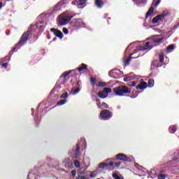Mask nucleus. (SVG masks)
<instances>
[{
  "label": "nucleus",
  "mask_w": 179,
  "mask_h": 179,
  "mask_svg": "<svg viewBox=\"0 0 179 179\" xmlns=\"http://www.w3.org/2000/svg\"><path fill=\"white\" fill-rule=\"evenodd\" d=\"M132 90L127 86L120 85L113 89V92L116 96H125V94H131Z\"/></svg>",
  "instance_id": "obj_1"
},
{
  "label": "nucleus",
  "mask_w": 179,
  "mask_h": 179,
  "mask_svg": "<svg viewBox=\"0 0 179 179\" xmlns=\"http://www.w3.org/2000/svg\"><path fill=\"white\" fill-rule=\"evenodd\" d=\"M73 16H69L66 13H63L61 14L57 18V23L59 26H65L67 23H69L71 19H72Z\"/></svg>",
  "instance_id": "obj_2"
},
{
  "label": "nucleus",
  "mask_w": 179,
  "mask_h": 179,
  "mask_svg": "<svg viewBox=\"0 0 179 179\" xmlns=\"http://www.w3.org/2000/svg\"><path fill=\"white\" fill-rule=\"evenodd\" d=\"M85 26V22H83V20L82 19H76L73 20L70 22V29L71 30H78L80 29V27H83Z\"/></svg>",
  "instance_id": "obj_3"
},
{
  "label": "nucleus",
  "mask_w": 179,
  "mask_h": 179,
  "mask_svg": "<svg viewBox=\"0 0 179 179\" xmlns=\"http://www.w3.org/2000/svg\"><path fill=\"white\" fill-rule=\"evenodd\" d=\"M29 37H30V30H27L23 33L19 42L15 45V47L20 48L22 45H24V43H27Z\"/></svg>",
  "instance_id": "obj_4"
},
{
  "label": "nucleus",
  "mask_w": 179,
  "mask_h": 179,
  "mask_svg": "<svg viewBox=\"0 0 179 179\" xmlns=\"http://www.w3.org/2000/svg\"><path fill=\"white\" fill-rule=\"evenodd\" d=\"M100 116L101 117V118H103V120H110V118L113 117V112L107 109H104L101 111Z\"/></svg>",
  "instance_id": "obj_5"
},
{
  "label": "nucleus",
  "mask_w": 179,
  "mask_h": 179,
  "mask_svg": "<svg viewBox=\"0 0 179 179\" xmlns=\"http://www.w3.org/2000/svg\"><path fill=\"white\" fill-rule=\"evenodd\" d=\"M50 31L53 33V34L56 36L58 37L59 38H64V34H62V31H61L59 29H57L55 28H52L50 29Z\"/></svg>",
  "instance_id": "obj_6"
},
{
  "label": "nucleus",
  "mask_w": 179,
  "mask_h": 179,
  "mask_svg": "<svg viewBox=\"0 0 179 179\" xmlns=\"http://www.w3.org/2000/svg\"><path fill=\"white\" fill-rule=\"evenodd\" d=\"M116 160H121L122 162H131L128 159V156L124 153H119L116 155Z\"/></svg>",
  "instance_id": "obj_7"
},
{
  "label": "nucleus",
  "mask_w": 179,
  "mask_h": 179,
  "mask_svg": "<svg viewBox=\"0 0 179 179\" xmlns=\"http://www.w3.org/2000/svg\"><path fill=\"white\" fill-rule=\"evenodd\" d=\"M115 75H121V70L118 69H114L113 70H110L108 73V76H110V78H115Z\"/></svg>",
  "instance_id": "obj_8"
},
{
  "label": "nucleus",
  "mask_w": 179,
  "mask_h": 179,
  "mask_svg": "<svg viewBox=\"0 0 179 179\" xmlns=\"http://www.w3.org/2000/svg\"><path fill=\"white\" fill-rule=\"evenodd\" d=\"M105 3H107V0H95V5L98 9H101Z\"/></svg>",
  "instance_id": "obj_9"
},
{
  "label": "nucleus",
  "mask_w": 179,
  "mask_h": 179,
  "mask_svg": "<svg viewBox=\"0 0 179 179\" xmlns=\"http://www.w3.org/2000/svg\"><path fill=\"white\" fill-rule=\"evenodd\" d=\"M108 166H114V162L111 161L108 163H104V162L99 163V169H106V167H108Z\"/></svg>",
  "instance_id": "obj_10"
},
{
  "label": "nucleus",
  "mask_w": 179,
  "mask_h": 179,
  "mask_svg": "<svg viewBox=\"0 0 179 179\" xmlns=\"http://www.w3.org/2000/svg\"><path fill=\"white\" fill-rule=\"evenodd\" d=\"M148 87V83L141 82L136 87V90H143Z\"/></svg>",
  "instance_id": "obj_11"
},
{
  "label": "nucleus",
  "mask_w": 179,
  "mask_h": 179,
  "mask_svg": "<svg viewBox=\"0 0 179 179\" xmlns=\"http://www.w3.org/2000/svg\"><path fill=\"white\" fill-rule=\"evenodd\" d=\"M79 152H80V147L79 146V143H77L76 148L73 151L75 159H78V157L79 156Z\"/></svg>",
  "instance_id": "obj_12"
},
{
  "label": "nucleus",
  "mask_w": 179,
  "mask_h": 179,
  "mask_svg": "<svg viewBox=\"0 0 179 179\" xmlns=\"http://www.w3.org/2000/svg\"><path fill=\"white\" fill-rule=\"evenodd\" d=\"M72 72H78V70L76 69L74 70H70L69 71H66L63 73L62 75L60 76V79L62 78H66V76H68L69 75H71Z\"/></svg>",
  "instance_id": "obj_13"
},
{
  "label": "nucleus",
  "mask_w": 179,
  "mask_h": 179,
  "mask_svg": "<svg viewBox=\"0 0 179 179\" xmlns=\"http://www.w3.org/2000/svg\"><path fill=\"white\" fill-rule=\"evenodd\" d=\"M97 96L98 97H99V99H106L108 94H106V92L103 90H102V91H99L97 93Z\"/></svg>",
  "instance_id": "obj_14"
},
{
  "label": "nucleus",
  "mask_w": 179,
  "mask_h": 179,
  "mask_svg": "<svg viewBox=\"0 0 179 179\" xmlns=\"http://www.w3.org/2000/svg\"><path fill=\"white\" fill-rule=\"evenodd\" d=\"M169 15V13L164 11L161 15H157V17H158V20H159V22L161 20H163L164 19V17H166V16Z\"/></svg>",
  "instance_id": "obj_15"
},
{
  "label": "nucleus",
  "mask_w": 179,
  "mask_h": 179,
  "mask_svg": "<svg viewBox=\"0 0 179 179\" xmlns=\"http://www.w3.org/2000/svg\"><path fill=\"white\" fill-rule=\"evenodd\" d=\"M82 72V71H87V66L85 64H81L80 66L78 68L77 72Z\"/></svg>",
  "instance_id": "obj_16"
},
{
  "label": "nucleus",
  "mask_w": 179,
  "mask_h": 179,
  "mask_svg": "<svg viewBox=\"0 0 179 179\" xmlns=\"http://www.w3.org/2000/svg\"><path fill=\"white\" fill-rule=\"evenodd\" d=\"M160 67H162V65H159V61L157 60L152 61L151 64V68H160Z\"/></svg>",
  "instance_id": "obj_17"
},
{
  "label": "nucleus",
  "mask_w": 179,
  "mask_h": 179,
  "mask_svg": "<svg viewBox=\"0 0 179 179\" xmlns=\"http://www.w3.org/2000/svg\"><path fill=\"white\" fill-rule=\"evenodd\" d=\"M153 12H155V8L150 7L145 15V19H148V17H149V16H150Z\"/></svg>",
  "instance_id": "obj_18"
},
{
  "label": "nucleus",
  "mask_w": 179,
  "mask_h": 179,
  "mask_svg": "<svg viewBox=\"0 0 179 179\" xmlns=\"http://www.w3.org/2000/svg\"><path fill=\"white\" fill-rule=\"evenodd\" d=\"M134 54H135V52L131 53L130 57L129 58H127L126 60H124V64L126 66H127V65H129V62H131V59H132V58H134V57H131L132 55H134Z\"/></svg>",
  "instance_id": "obj_19"
},
{
  "label": "nucleus",
  "mask_w": 179,
  "mask_h": 179,
  "mask_svg": "<svg viewBox=\"0 0 179 179\" xmlns=\"http://www.w3.org/2000/svg\"><path fill=\"white\" fill-rule=\"evenodd\" d=\"M159 62L161 64H163V62H164V53H163V52H159Z\"/></svg>",
  "instance_id": "obj_20"
},
{
  "label": "nucleus",
  "mask_w": 179,
  "mask_h": 179,
  "mask_svg": "<svg viewBox=\"0 0 179 179\" xmlns=\"http://www.w3.org/2000/svg\"><path fill=\"white\" fill-rule=\"evenodd\" d=\"M96 86H97V87H106V86H107V83L103 82H98L96 84Z\"/></svg>",
  "instance_id": "obj_21"
},
{
  "label": "nucleus",
  "mask_w": 179,
  "mask_h": 179,
  "mask_svg": "<svg viewBox=\"0 0 179 179\" xmlns=\"http://www.w3.org/2000/svg\"><path fill=\"white\" fill-rule=\"evenodd\" d=\"M164 38H153L152 39V43H157V44H160L163 41Z\"/></svg>",
  "instance_id": "obj_22"
},
{
  "label": "nucleus",
  "mask_w": 179,
  "mask_h": 179,
  "mask_svg": "<svg viewBox=\"0 0 179 179\" xmlns=\"http://www.w3.org/2000/svg\"><path fill=\"white\" fill-rule=\"evenodd\" d=\"M176 131H177V127L173 125V126H171L169 127L170 134H174L176 132Z\"/></svg>",
  "instance_id": "obj_23"
},
{
  "label": "nucleus",
  "mask_w": 179,
  "mask_h": 179,
  "mask_svg": "<svg viewBox=\"0 0 179 179\" xmlns=\"http://www.w3.org/2000/svg\"><path fill=\"white\" fill-rule=\"evenodd\" d=\"M155 86V80L150 79L148 80V87H153Z\"/></svg>",
  "instance_id": "obj_24"
},
{
  "label": "nucleus",
  "mask_w": 179,
  "mask_h": 179,
  "mask_svg": "<svg viewBox=\"0 0 179 179\" xmlns=\"http://www.w3.org/2000/svg\"><path fill=\"white\" fill-rule=\"evenodd\" d=\"M90 80L91 82V85H92L93 87H94V86L96 85V78L91 77Z\"/></svg>",
  "instance_id": "obj_25"
},
{
  "label": "nucleus",
  "mask_w": 179,
  "mask_h": 179,
  "mask_svg": "<svg viewBox=\"0 0 179 179\" xmlns=\"http://www.w3.org/2000/svg\"><path fill=\"white\" fill-rule=\"evenodd\" d=\"M132 77H130L129 75H127V76H125L123 79L124 82H129L131 80H132Z\"/></svg>",
  "instance_id": "obj_26"
},
{
  "label": "nucleus",
  "mask_w": 179,
  "mask_h": 179,
  "mask_svg": "<svg viewBox=\"0 0 179 179\" xmlns=\"http://www.w3.org/2000/svg\"><path fill=\"white\" fill-rule=\"evenodd\" d=\"M103 91H104L106 94H108V93H111V92H112L111 88H110V87H105L103 89Z\"/></svg>",
  "instance_id": "obj_27"
},
{
  "label": "nucleus",
  "mask_w": 179,
  "mask_h": 179,
  "mask_svg": "<svg viewBox=\"0 0 179 179\" xmlns=\"http://www.w3.org/2000/svg\"><path fill=\"white\" fill-rule=\"evenodd\" d=\"M128 86H130L131 87H135V86H136V81H131L129 83Z\"/></svg>",
  "instance_id": "obj_28"
},
{
  "label": "nucleus",
  "mask_w": 179,
  "mask_h": 179,
  "mask_svg": "<svg viewBox=\"0 0 179 179\" xmlns=\"http://www.w3.org/2000/svg\"><path fill=\"white\" fill-rule=\"evenodd\" d=\"M65 103H66V100L62 99L57 102V104H58V106H64V104H65Z\"/></svg>",
  "instance_id": "obj_29"
},
{
  "label": "nucleus",
  "mask_w": 179,
  "mask_h": 179,
  "mask_svg": "<svg viewBox=\"0 0 179 179\" xmlns=\"http://www.w3.org/2000/svg\"><path fill=\"white\" fill-rule=\"evenodd\" d=\"M157 22H159V18L157 17V16H156L152 19V24H156V23H157Z\"/></svg>",
  "instance_id": "obj_30"
},
{
  "label": "nucleus",
  "mask_w": 179,
  "mask_h": 179,
  "mask_svg": "<svg viewBox=\"0 0 179 179\" xmlns=\"http://www.w3.org/2000/svg\"><path fill=\"white\" fill-rule=\"evenodd\" d=\"M74 166H76V167H77V169H79V167H80V162H79V161H78V160H75L74 161Z\"/></svg>",
  "instance_id": "obj_31"
},
{
  "label": "nucleus",
  "mask_w": 179,
  "mask_h": 179,
  "mask_svg": "<svg viewBox=\"0 0 179 179\" xmlns=\"http://www.w3.org/2000/svg\"><path fill=\"white\" fill-rule=\"evenodd\" d=\"M85 3H86V0H79L78 6H83Z\"/></svg>",
  "instance_id": "obj_32"
},
{
  "label": "nucleus",
  "mask_w": 179,
  "mask_h": 179,
  "mask_svg": "<svg viewBox=\"0 0 179 179\" xmlns=\"http://www.w3.org/2000/svg\"><path fill=\"white\" fill-rule=\"evenodd\" d=\"M167 51H170L171 50H174V45L171 44L169 45L167 48H166Z\"/></svg>",
  "instance_id": "obj_33"
},
{
  "label": "nucleus",
  "mask_w": 179,
  "mask_h": 179,
  "mask_svg": "<svg viewBox=\"0 0 179 179\" xmlns=\"http://www.w3.org/2000/svg\"><path fill=\"white\" fill-rule=\"evenodd\" d=\"M112 177L114 178V179H121V177H120V176H118V174H117L116 173H113L112 175Z\"/></svg>",
  "instance_id": "obj_34"
},
{
  "label": "nucleus",
  "mask_w": 179,
  "mask_h": 179,
  "mask_svg": "<svg viewBox=\"0 0 179 179\" xmlns=\"http://www.w3.org/2000/svg\"><path fill=\"white\" fill-rule=\"evenodd\" d=\"M14 52H16V47L13 48L11 50V52H9L10 57H12V55H13Z\"/></svg>",
  "instance_id": "obj_35"
},
{
  "label": "nucleus",
  "mask_w": 179,
  "mask_h": 179,
  "mask_svg": "<svg viewBox=\"0 0 179 179\" xmlns=\"http://www.w3.org/2000/svg\"><path fill=\"white\" fill-rule=\"evenodd\" d=\"M60 98L61 99H66V98H68V92H65L63 94H62L60 96Z\"/></svg>",
  "instance_id": "obj_36"
},
{
  "label": "nucleus",
  "mask_w": 179,
  "mask_h": 179,
  "mask_svg": "<svg viewBox=\"0 0 179 179\" xmlns=\"http://www.w3.org/2000/svg\"><path fill=\"white\" fill-rule=\"evenodd\" d=\"M80 92V88L78 87L76 89L74 90V91L73 92V94H78V93Z\"/></svg>",
  "instance_id": "obj_37"
},
{
  "label": "nucleus",
  "mask_w": 179,
  "mask_h": 179,
  "mask_svg": "<svg viewBox=\"0 0 179 179\" xmlns=\"http://www.w3.org/2000/svg\"><path fill=\"white\" fill-rule=\"evenodd\" d=\"M102 108H108V104H107L106 102H103L101 103Z\"/></svg>",
  "instance_id": "obj_38"
},
{
  "label": "nucleus",
  "mask_w": 179,
  "mask_h": 179,
  "mask_svg": "<svg viewBox=\"0 0 179 179\" xmlns=\"http://www.w3.org/2000/svg\"><path fill=\"white\" fill-rule=\"evenodd\" d=\"M137 2H138V3L145 4L148 2V0H137Z\"/></svg>",
  "instance_id": "obj_39"
},
{
  "label": "nucleus",
  "mask_w": 179,
  "mask_h": 179,
  "mask_svg": "<svg viewBox=\"0 0 179 179\" xmlns=\"http://www.w3.org/2000/svg\"><path fill=\"white\" fill-rule=\"evenodd\" d=\"M59 5H61L60 3H57L54 8V10H59V9H61V8H59Z\"/></svg>",
  "instance_id": "obj_40"
},
{
  "label": "nucleus",
  "mask_w": 179,
  "mask_h": 179,
  "mask_svg": "<svg viewBox=\"0 0 179 179\" xmlns=\"http://www.w3.org/2000/svg\"><path fill=\"white\" fill-rule=\"evenodd\" d=\"M96 106L98 108H101V106H100L101 104V102H100V99H96Z\"/></svg>",
  "instance_id": "obj_41"
},
{
  "label": "nucleus",
  "mask_w": 179,
  "mask_h": 179,
  "mask_svg": "<svg viewBox=\"0 0 179 179\" xmlns=\"http://www.w3.org/2000/svg\"><path fill=\"white\" fill-rule=\"evenodd\" d=\"M158 178L159 179H165L166 178V175H164V174H159V175H158Z\"/></svg>",
  "instance_id": "obj_42"
},
{
  "label": "nucleus",
  "mask_w": 179,
  "mask_h": 179,
  "mask_svg": "<svg viewBox=\"0 0 179 179\" xmlns=\"http://www.w3.org/2000/svg\"><path fill=\"white\" fill-rule=\"evenodd\" d=\"M77 87H82V81L80 80H79L78 82H77Z\"/></svg>",
  "instance_id": "obj_43"
},
{
  "label": "nucleus",
  "mask_w": 179,
  "mask_h": 179,
  "mask_svg": "<svg viewBox=\"0 0 179 179\" xmlns=\"http://www.w3.org/2000/svg\"><path fill=\"white\" fill-rule=\"evenodd\" d=\"M113 166H115V167H120V166H121V162H115V163L113 162Z\"/></svg>",
  "instance_id": "obj_44"
},
{
  "label": "nucleus",
  "mask_w": 179,
  "mask_h": 179,
  "mask_svg": "<svg viewBox=\"0 0 179 179\" xmlns=\"http://www.w3.org/2000/svg\"><path fill=\"white\" fill-rule=\"evenodd\" d=\"M71 176H73V177L76 176V170H72L71 171Z\"/></svg>",
  "instance_id": "obj_45"
},
{
  "label": "nucleus",
  "mask_w": 179,
  "mask_h": 179,
  "mask_svg": "<svg viewBox=\"0 0 179 179\" xmlns=\"http://www.w3.org/2000/svg\"><path fill=\"white\" fill-rule=\"evenodd\" d=\"M63 33L64 34H68V33H69V31H68V29L66 28H63Z\"/></svg>",
  "instance_id": "obj_46"
},
{
  "label": "nucleus",
  "mask_w": 179,
  "mask_h": 179,
  "mask_svg": "<svg viewBox=\"0 0 179 179\" xmlns=\"http://www.w3.org/2000/svg\"><path fill=\"white\" fill-rule=\"evenodd\" d=\"M161 0H157L155 3V8H157V6H159V4L160 3Z\"/></svg>",
  "instance_id": "obj_47"
},
{
  "label": "nucleus",
  "mask_w": 179,
  "mask_h": 179,
  "mask_svg": "<svg viewBox=\"0 0 179 179\" xmlns=\"http://www.w3.org/2000/svg\"><path fill=\"white\" fill-rule=\"evenodd\" d=\"M41 23H43V22H36V26L37 29H40V24H41Z\"/></svg>",
  "instance_id": "obj_48"
},
{
  "label": "nucleus",
  "mask_w": 179,
  "mask_h": 179,
  "mask_svg": "<svg viewBox=\"0 0 179 179\" xmlns=\"http://www.w3.org/2000/svg\"><path fill=\"white\" fill-rule=\"evenodd\" d=\"M1 66H3V68L6 69V68H8V63H3L1 64Z\"/></svg>",
  "instance_id": "obj_49"
},
{
  "label": "nucleus",
  "mask_w": 179,
  "mask_h": 179,
  "mask_svg": "<svg viewBox=\"0 0 179 179\" xmlns=\"http://www.w3.org/2000/svg\"><path fill=\"white\" fill-rule=\"evenodd\" d=\"M90 177L91 178H94V177H96V175H94V174H93V173H91V174L90 175Z\"/></svg>",
  "instance_id": "obj_50"
},
{
  "label": "nucleus",
  "mask_w": 179,
  "mask_h": 179,
  "mask_svg": "<svg viewBox=\"0 0 179 179\" xmlns=\"http://www.w3.org/2000/svg\"><path fill=\"white\" fill-rule=\"evenodd\" d=\"M150 45V42L145 43V47L148 48Z\"/></svg>",
  "instance_id": "obj_51"
},
{
  "label": "nucleus",
  "mask_w": 179,
  "mask_h": 179,
  "mask_svg": "<svg viewBox=\"0 0 179 179\" xmlns=\"http://www.w3.org/2000/svg\"><path fill=\"white\" fill-rule=\"evenodd\" d=\"M2 6H3V3L0 2V9H2Z\"/></svg>",
  "instance_id": "obj_52"
},
{
  "label": "nucleus",
  "mask_w": 179,
  "mask_h": 179,
  "mask_svg": "<svg viewBox=\"0 0 179 179\" xmlns=\"http://www.w3.org/2000/svg\"><path fill=\"white\" fill-rule=\"evenodd\" d=\"M140 51H142V50H145V48H143V47H140V48L138 49Z\"/></svg>",
  "instance_id": "obj_53"
},
{
  "label": "nucleus",
  "mask_w": 179,
  "mask_h": 179,
  "mask_svg": "<svg viewBox=\"0 0 179 179\" xmlns=\"http://www.w3.org/2000/svg\"><path fill=\"white\" fill-rule=\"evenodd\" d=\"M73 72L74 75H78V71H72Z\"/></svg>",
  "instance_id": "obj_54"
},
{
  "label": "nucleus",
  "mask_w": 179,
  "mask_h": 179,
  "mask_svg": "<svg viewBox=\"0 0 179 179\" xmlns=\"http://www.w3.org/2000/svg\"><path fill=\"white\" fill-rule=\"evenodd\" d=\"M133 2H138V0H132Z\"/></svg>",
  "instance_id": "obj_55"
},
{
  "label": "nucleus",
  "mask_w": 179,
  "mask_h": 179,
  "mask_svg": "<svg viewBox=\"0 0 179 179\" xmlns=\"http://www.w3.org/2000/svg\"><path fill=\"white\" fill-rule=\"evenodd\" d=\"M109 20H111V18H110V17H108V22Z\"/></svg>",
  "instance_id": "obj_56"
},
{
  "label": "nucleus",
  "mask_w": 179,
  "mask_h": 179,
  "mask_svg": "<svg viewBox=\"0 0 179 179\" xmlns=\"http://www.w3.org/2000/svg\"><path fill=\"white\" fill-rule=\"evenodd\" d=\"M135 97H136V96H131V99H135Z\"/></svg>",
  "instance_id": "obj_57"
},
{
  "label": "nucleus",
  "mask_w": 179,
  "mask_h": 179,
  "mask_svg": "<svg viewBox=\"0 0 179 179\" xmlns=\"http://www.w3.org/2000/svg\"><path fill=\"white\" fill-rule=\"evenodd\" d=\"M57 40V38H53V41H55Z\"/></svg>",
  "instance_id": "obj_58"
},
{
  "label": "nucleus",
  "mask_w": 179,
  "mask_h": 179,
  "mask_svg": "<svg viewBox=\"0 0 179 179\" xmlns=\"http://www.w3.org/2000/svg\"><path fill=\"white\" fill-rule=\"evenodd\" d=\"M5 58H8V57H6Z\"/></svg>",
  "instance_id": "obj_59"
},
{
  "label": "nucleus",
  "mask_w": 179,
  "mask_h": 179,
  "mask_svg": "<svg viewBox=\"0 0 179 179\" xmlns=\"http://www.w3.org/2000/svg\"><path fill=\"white\" fill-rule=\"evenodd\" d=\"M63 1H65V0H63Z\"/></svg>",
  "instance_id": "obj_60"
}]
</instances>
